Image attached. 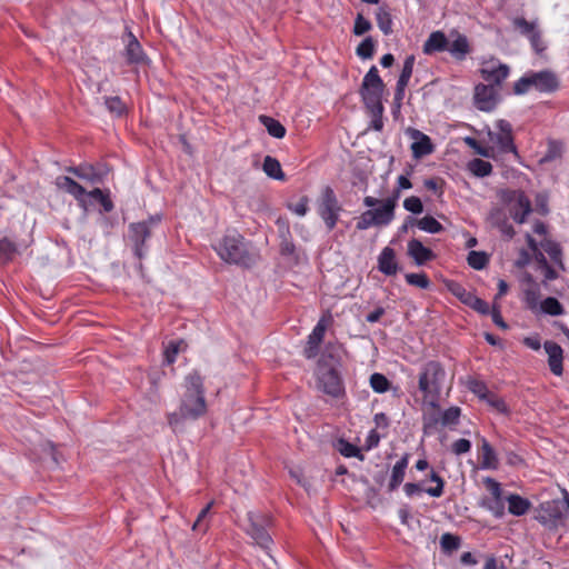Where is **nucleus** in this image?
I'll return each instance as SVG.
<instances>
[{"label": "nucleus", "mask_w": 569, "mask_h": 569, "mask_svg": "<svg viewBox=\"0 0 569 569\" xmlns=\"http://www.w3.org/2000/svg\"><path fill=\"white\" fill-rule=\"evenodd\" d=\"M363 204L370 209L362 212L357 219L356 228L359 231L371 227H386L395 219V211L391 209V204L386 203L383 200L367 196L363 198Z\"/></svg>", "instance_id": "6e6552de"}, {"label": "nucleus", "mask_w": 569, "mask_h": 569, "mask_svg": "<svg viewBox=\"0 0 569 569\" xmlns=\"http://www.w3.org/2000/svg\"><path fill=\"white\" fill-rule=\"evenodd\" d=\"M213 249L219 258L229 264L250 268L256 262V256L249 250L248 242L236 229L227 230Z\"/></svg>", "instance_id": "f03ea898"}, {"label": "nucleus", "mask_w": 569, "mask_h": 569, "mask_svg": "<svg viewBox=\"0 0 569 569\" xmlns=\"http://www.w3.org/2000/svg\"><path fill=\"white\" fill-rule=\"evenodd\" d=\"M203 378L193 371L186 377V391L181 399L180 415L183 419L197 420L207 411Z\"/></svg>", "instance_id": "20e7f679"}, {"label": "nucleus", "mask_w": 569, "mask_h": 569, "mask_svg": "<svg viewBox=\"0 0 569 569\" xmlns=\"http://www.w3.org/2000/svg\"><path fill=\"white\" fill-rule=\"evenodd\" d=\"M448 290L458 298L463 305L469 306L472 300L475 293L467 290L461 283L457 281H450L448 284Z\"/></svg>", "instance_id": "e433bc0d"}, {"label": "nucleus", "mask_w": 569, "mask_h": 569, "mask_svg": "<svg viewBox=\"0 0 569 569\" xmlns=\"http://www.w3.org/2000/svg\"><path fill=\"white\" fill-rule=\"evenodd\" d=\"M543 348L546 353L548 355V365L550 371L560 377L563 373V350L562 348L553 341H546L543 343Z\"/></svg>", "instance_id": "6ab92c4d"}, {"label": "nucleus", "mask_w": 569, "mask_h": 569, "mask_svg": "<svg viewBox=\"0 0 569 569\" xmlns=\"http://www.w3.org/2000/svg\"><path fill=\"white\" fill-rule=\"evenodd\" d=\"M288 209L299 217L306 216L309 211V198L307 196H302L297 203L288 204Z\"/></svg>", "instance_id": "13d9d810"}, {"label": "nucleus", "mask_w": 569, "mask_h": 569, "mask_svg": "<svg viewBox=\"0 0 569 569\" xmlns=\"http://www.w3.org/2000/svg\"><path fill=\"white\" fill-rule=\"evenodd\" d=\"M104 104L107 109L117 117H121L127 112L126 104L118 96L107 97L104 100Z\"/></svg>", "instance_id": "c03bdc74"}, {"label": "nucleus", "mask_w": 569, "mask_h": 569, "mask_svg": "<svg viewBox=\"0 0 569 569\" xmlns=\"http://www.w3.org/2000/svg\"><path fill=\"white\" fill-rule=\"evenodd\" d=\"M405 279L408 284L418 287L420 289H428L431 284L430 279L425 272L420 273H407Z\"/></svg>", "instance_id": "a18cd8bd"}, {"label": "nucleus", "mask_w": 569, "mask_h": 569, "mask_svg": "<svg viewBox=\"0 0 569 569\" xmlns=\"http://www.w3.org/2000/svg\"><path fill=\"white\" fill-rule=\"evenodd\" d=\"M507 201L513 202L510 208L511 218L519 224L525 223L532 211L530 199L522 190H513L508 194Z\"/></svg>", "instance_id": "4468645a"}, {"label": "nucleus", "mask_w": 569, "mask_h": 569, "mask_svg": "<svg viewBox=\"0 0 569 569\" xmlns=\"http://www.w3.org/2000/svg\"><path fill=\"white\" fill-rule=\"evenodd\" d=\"M499 465L497 455L491 445L483 439L481 445V468L482 469H497Z\"/></svg>", "instance_id": "bb28decb"}, {"label": "nucleus", "mask_w": 569, "mask_h": 569, "mask_svg": "<svg viewBox=\"0 0 569 569\" xmlns=\"http://www.w3.org/2000/svg\"><path fill=\"white\" fill-rule=\"evenodd\" d=\"M403 208L415 214H419L423 211V204L420 198L411 196L405 199Z\"/></svg>", "instance_id": "4d7b16f0"}, {"label": "nucleus", "mask_w": 569, "mask_h": 569, "mask_svg": "<svg viewBox=\"0 0 569 569\" xmlns=\"http://www.w3.org/2000/svg\"><path fill=\"white\" fill-rule=\"evenodd\" d=\"M342 207L338 201L335 190L326 186L317 200V212L322 219L328 231H332L340 217Z\"/></svg>", "instance_id": "f8f14e48"}, {"label": "nucleus", "mask_w": 569, "mask_h": 569, "mask_svg": "<svg viewBox=\"0 0 569 569\" xmlns=\"http://www.w3.org/2000/svg\"><path fill=\"white\" fill-rule=\"evenodd\" d=\"M259 120L271 137L282 139L286 136V128L278 120L269 116H260Z\"/></svg>", "instance_id": "c756f323"}, {"label": "nucleus", "mask_w": 569, "mask_h": 569, "mask_svg": "<svg viewBox=\"0 0 569 569\" xmlns=\"http://www.w3.org/2000/svg\"><path fill=\"white\" fill-rule=\"evenodd\" d=\"M540 268L543 271L545 277V283L550 280H555L558 277L557 271L548 263L546 257L542 253H539V257L537 258Z\"/></svg>", "instance_id": "6e6d98bb"}, {"label": "nucleus", "mask_w": 569, "mask_h": 569, "mask_svg": "<svg viewBox=\"0 0 569 569\" xmlns=\"http://www.w3.org/2000/svg\"><path fill=\"white\" fill-rule=\"evenodd\" d=\"M378 270L387 277L396 276L400 266L396 258V251L391 247H385L378 256Z\"/></svg>", "instance_id": "a211bd4d"}, {"label": "nucleus", "mask_w": 569, "mask_h": 569, "mask_svg": "<svg viewBox=\"0 0 569 569\" xmlns=\"http://www.w3.org/2000/svg\"><path fill=\"white\" fill-rule=\"evenodd\" d=\"M468 389L478 396L480 399H486L489 395V390L487 388V385L478 379H469L467 382Z\"/></svg>", "instance_id": "3c124183"}, {"label": "nucleus", "mask_w": 569, "mask_h": 569, "mask_svg": "<svg viewBox=\"0 0 569 569\" xmlns=\"http://www.w3.org/2000/svg\"><path fill=\"white\" fill-rule=\"evenodd\" d=\"M317 378L319 388L333 398L345 395L343 381L339 371L328 362L327 356H322L318 362Z\"/></svg>", "instance_id": "9b49d317"}, {"label": "nucleus", "mask_w": 569, "mask_h": 569, "mask_svg": "<svg viewBox=\"0 0 569 569\" xmlns=\"http://www.w3.org/2000/svg\"><path fill=\"white\" fill-rule=\"evenodd\" d=\"M446 377L445 367L437 360H429L420 368L418 388L423 399L435 409L439 408L440 395Z\"/></svg>", "instance_id": "7ed1b4c3"}, {"label": "nucleus", "mask_w": 569, "mask_h": 569, "mask_svg": "<svg viewBox=\"0 0 569 569\" xmlns=\"http://www.w3.org/2000/svg\"><path fill=\"white\" fill-rule=\"evenodd\" d=\"M162 216L157 213L149 216L146 220L131 222L128 226L127 240L134 257L139 260L147 256L149 251L148 241L152 236V230L160 224Z\"/></svg>", "instance_id": "0eeeda50"}, {"label": "nucleus", "mask_w": 569, "mask_h": 569, "mask_svg": "<svg viewBox=\"0 0 569 569\" xmlns=\"http://www.w3.org/2000/svg\"><path fill=\"white\" fill-rule=\"evenodd\" d=\"M486 488L490 491L491 497L481 501V507L490 511L496 518L500 519L505 516V501L500 483L491 477L483 480Z\"/></svg>", "instance_id": "ddd939ff"}, {"label": "nucleus", "mask_w": 569, "mask_h": 569, "mask_svg": "<svg viewBox=\"0 0 569 569\" xmlns=\"http://www.w3.org/2000/svg\"><path fill=\"white\" fill-rule=\"evenodd\" d=\"M178 352H179L178 343L170 342L169 346L164 350V362L167 365L173 363L176 361Z\"/></svg>", "instance_id": "338daca9"}, {"label": "nucleus", "mask_w": 569, "mask_h": 569, "mask_svg": "<svg viewBox=\"0 0 569 569\" xmlns=\"http://www.w3.org/2000/svg\"><path fill=\"white\" fill-rule=\"evenodd\" d=\"M530 41L531 48L538 54L542 53L546 50V44L541 37V31L538 29L531 36L527 38Z\"/></svg>", "instance_id": "680f3d73"}, {"label": "nucleus", "mask_w": 569, "mask_h": 569, "mask_svg": "<svg viewBox=\"0 0 569 569\" xmlns=\"http://www.w3.org/2000/svg\"><path fill=\"white\" fill-rule=\"evenodd\" d=\"M280 253L284 257H291L296 252V246L291 239L289 227L283 224L280 229Z\"/></svg>", "instance_id": "72a5a7b5"}, {"label": "nucleus", "mask_w": 569, "mask_h": 569, "mask_svg": "<svg viewBox=\"0 0 569 569\" xmlns=\"http://www.w3.org/2000/svg\"><path fill=\"white\" fill-rule=\"evenodd\" d=\"M439 181L443 182L441 179L438 178H429L423 181V186L426 189L432 191L437 196H441L443 193V190L441 186H439Z\"/></svg>", "instance_id": "774afa93"}, {"label": "nucleus", "mask_w": 569, "mask_h": 569, "mask_svg": "<svg viewBox=\"0 0 569 569\" xmlns=\"http://www.w3.org/2000/svg\"><path fill=\"white\" fill-rule=\"evenodd\" d=\"M372 28L371 22L366 19L361 13H358L355 19V26H353V34L355 36H362L366 32L370 31Z\"/></svg>", "instance_id": "864d4df0"}, {"label": "nucleus", "mask_w": 569, "mask_h": 569, "mask_svg": "<svg viewBox=\"0 0 569 569\" xmlns=\"http://www.w3.org/2000/svg\"><path fill=\"white\" fill-rule=\"evenodd\" d=\"M512 26L521 36L526 38L539 29L536 21H528L523 17H516L512 20Z\"/></svg>", "instance_id": "4c0bfd02"}, {"label": "nucleus", "mask_w": 569, "mask_h": 569, "mask_svg": "<svg viewBox=\"0 0 569 569\" xmlns=\"http://www.w3.org/2000/svg\"><path fill=\"white\" fill-rule=\"evenodd\" d=\"M539 310L545 315L553 317L562 316L565 313L563 306L555 297H548L542 300L539 305Z\"/></svg>", "instance_id": "7c9ffc66"}, {"label": "nucleus", "mask_w": 569, "mask_h": 569, "mask_svg": "<svg viewBox=\"0 0 569 569\" xmlns=\"http://www.w3.org/2000/svg\"><path fill=\"white\" fill-rule=\"evenodd\" d=\"M528 281L531 284L523 291V301L528 309L536 311L539 307L540 287L532 280L531 276H528Z\"/></svg>", "instance_id": "cd10ccee"}, {"label": "nucleus", "mask_w": 569, "mask_h": 569, "mask_svg": "<svg viewBox=\"0 0 569 569\" xmlns=\"http://www.w3.org/2000/svg\"><path fill=\"white\" fill-rule=\"evenodd\" d=\"M124 57L129 64L142 63L146 58L140 42L131 32L129 33V41L126 46Z\"/></svg>", "instance_id": "4be33fe9"}, {"label": "nucleus", "mask_w": 569, "mask_h": 569, "mask_svg": "<svg viewBox=\"0 0 569 569\" xmlns=\"http://www.w3.org/2000/svg\"><path fill=\"white\" fill-rule=\"evenodd\" d=\"M482 79L491 86H501L510 74V67L499 60H489L480 69Z\"/></svg>", "instance_id": "dca6fc26"}, {"label": "nucleus", "mask_w": 569, "mask_h": 569, "mask_svg": "<svg viewBox=\"0 0 569 569\" xmlns=\"http://www.w3.org/2000/svg\"><path fill=\"white\" fill-rule=\"evenodd\" d=\"M417 227L428 233H440L445 229L443 226L431 216H425L417 220Z\"/></svg>", "instance_id": "58836bf2"}, {"label": "nucleus", "mask_w": 569, "mask_h": 569, "mask_svg": "<svg viewBox=\"0 0 569 569\" xmlns=\"http://www.w3.org/2000/svg\"><path fill=\"white\" fill-rule=\"evenodd\" d=\"M248 525L244 527L246 533L263 550H269L273 540L268 532L272 523V518L268 513L259 511H249L247 513Z\"/></svg>", "instance_id": "1a4fd4ad"}, {"label": "nucleus", "mask_w": 569, "mask_h": 569, "mask_svg": "<svg viewBox=\"0 0 569 569\" xmlns=\"http://www.w3.org/2000/svg\"><path fill=\"white\" fill-rule=\"evenodd\" d=\"M54 184L58 189L69 193L77 201L78 204L84 210H88V199H93L99 202L104 212H111L114 208L113 202L101 189L94 188L91 191H87L81 184L68 176H59L56 178Z\"/></svg>", "instance_id": "423d86ee"}, {"label": "nucleus", "mask_w": 569, "mask_h": 569, "mask_svg": "<svg viewBox=\"0 0 569 569\" xmlns=\"http://www.w3.org/2000/svg\"><path fill=\"white\" fill-rule=\"evenodd\" d=\"M370 387L377 393H385L390 388V381L382 373L375 372L370 376L369 379Z\"/></svg>", "instance_id": "a19ab883"}, {"label": "nucleus", "mask_w": 569, "mask_h": 569, "mask_svg": "<svg viewBox=\"0 0 569 569\" xmlns=\"http://www.w3.org/2000/svg\"><path fill=\"white\" fill-rule=\"evenodd\" d=\"M408 254L413 259L417 266H423L436 257L433 251L425 247L418 239H411L408 242Z\"/></svg>", "instance_id": "412c9836"}, {"label": "nucleus", "mask_w": 569, "mask_h": 569, "mask_svg": "<svg viewBox=\"0 0 569 569\" xmlns=\"http://www.w3.org/2000/svg\"><path fill=\"white\" fill-rule=\"evenodd\" d=\"M545 251L548 253V256L551 258V260L559 264L561 268H563V264H562V261H561V257H562V251H561V248L558 243L556 242H552V241H548L545 246Z\"/></svg>", "instance_id": "603ef678"}, {"label": "nucleus", "mask_w": 569, "mask_h": 569, "mask_svg": "<svg viewBox=\"0 0 569 569\" xmlns=\"http://www.w3.org/2000/svg\"><path fill=\"white\" fill-rule=\"evenodd\" d=\"M429 479L436 482V487L426 488L425 492L433 498H439L443 493L445 480L436 472L431 471Z\"/></svg>", "instance_id": "49530a36"}, {"label": "nucleus", "mask_w": 569, "mask_h": 569, "mask_svg": "<svg viewBox=\"0 0 569 569\" xmlns=\"http://www.w3.org/2000/svg\"><path fill=\"white\" fill-rule=\"evenodd\" d=\"M495 226L500 230V232L507 237L508 239H512L516 234L513 227L509 223L508 219L501 213L500 210H496V212L491 213Z\"/></svg>", "instance_id": "c9c22d12"}, {"label": "nucleus", "mask_w": 569, "mask_h": 569, "mask_svg": "<svg viewBox=\"0 0 569 569\" xmlns=\"http://www.w3.org/2000/svg\"><path fill=\"white\" fill-rule=\"evenodd\" d=\"M416 134L419 137V140L411 144L413 156L416 158H421L423 156L430 154L433 151L431 139L420 131H416Z\"/></svg>", "instance_id": "a878e982"}, {"label": "nucleus", "mask_w": 569, "mask_h": 569, "mask_svg": "<svg viewBox=\"0 0 569 569\" xmlns=\"http://www.w3.org/2000/svg\"><path fill=\"white\" fill-rule=\"evenodd\" d=\"M475 106L478 110L490 112L498 103V92L491 84L479 83L475 87Z\"/></svg>", "instance_id": "f3484780"}, {"label": "nucleus", "mask_w": 569, "mask_h": 569, "mask_svg": "<svg viewBox=\"0 0 569 569\" xmlns=\"http://www.w3.org/2000/svg\"><path fill=\"white\" fill-rule=\"evenodd\" d=\"M376 42L372 37L365 38L356 49V53L359 58L366 60L371 59L375 54Z\"/></svg>", "instance_id": "ea45409f"}, {"label": "nucleus", "mask_w": 569, "mask_h": 569, "mask_svg": "<svg viewBox=\"0 0 569 569\" xmlns=\"http://www.w3.org/2000/svg\"><path fill=\"white\" fill-rule=\"evenodd\" d=\"M461 409L457 406H452L441 413V425L445 427L456 426L459 423Z\"/></svg>", "instance_id": "37998d69"}, {"label": "nucleus", "mask_w": 569, "mask_h": 569, "mask_svg": "<svg viewBox=\"0 0 569 569\" xmlns=\"http://www.w3.org/2000/svg\"><path fill=\"white\" fill-rule=\"evenodd\" d=\"M212 505H213V502L211 501L204 508L201 509V511L199 512V515L192 526V530H201L204 532L208 529V525L204 523V519L207 518L208 513L210 512Z\"/></svg>", "instance_id": "bf43d9fd"}, {"label": "nucleus", "mask_w": 569, "mask_h": 569, "mask_svg": "<svg viewBox=\"0 0 569 569\" xmlns=\"http://www.w3.org/2000/svg\"><path fill=\"white\" fill-rule=\"evenodd\" d=\"M496 127L499 130V132L489 133L490 139L499 147L501 152H512L517 156L518 151L513 142L511 123L505 119H500L496 122Z\"/></svg>", "instance_id": "2eb2a0df"}, {"label": "nucleus", "mask_w": 569, "mask_h": 569, "mask_svg": "<svg viewBox=\"0 0 569 569\" xmlns=\"http://www.w3.org/2000/svg\"><path fill=\"white\" fill-rule=\"evenodd\" d=\"M262 169L269 178H272L274 180L282 181L286 178L284 173L281 169L280 162L271 156L264 157L263 163H262Z\"/></svg>", "instance_id": "c85d7f7f"}, {"label": "nucleus", "mask_w": 569, "mask_h": 569, "mask_svg": "<svg viewBox=\"0 0 569 569\" xmlns=\"http://www.w3.org/2000/svg\"><path fill=\"white\" fill-rule=\"evenodd\" d=\"M106 177V172L96 168L89 163L79 164V174L78 178L88 181L90 183H101Z\"/></svg>", "instance_id": "393cba45"}, {"label": "nucleus", "mask_w": 569, "mask_h": 569, "mask_svg": "<svg viewBox=\"0 0 569 569\" xmlns=\"http://www.w3.org/2000/svg\"><path fill=\"white\" fill-rule=\"evenodd\" d=\"M448 52L456 62L465 61L473 51L469 38L458 29H450L448 33L432 31L422 44V52L432 56L440 52Z\"/></svg>", "instance_id": "f257e3e1"}, {"label": "nucleus", "mask_w": 569, "mask_h": 569, "mask_svg": "<svg viewBox=\"0 0 569 569\" xmlns=\"http://www.w3.org/2000/svg\"><path fill=\"white\" fill-rule=\"evenodd\" d=\"M562 154V143L556 140L549 141L548 149L542 158V162H550Z\"/></svg>", "instance_id": "09e8293b"}, {"label": "nucleus", "mask_w": 569, "mask_h": 569, "mask_svg": "<svg viewBox=\"0 0 569 569\" xmlns=\"http://www.w3.org/2000/svg\"><path fill=\"white\" fill-rule=\"evenodd\" d=\"M452 452L460 456L467 453L471 449V442L468 439H458L452 443Z\"/></svg>", "instance_id": "69168bd1"}, {"label": "nucleus", "mask_w": 569, "mask_h": 569, "mask_svg": "<svg viewBox=\"0 0 569 569\" xmlns=\"http://www.w3.org/2000/svg\"><path fill=\"white\" fill-rule=\"evenodd\" d=\"M368 111L370 112L371 118H372L370 127L376 131H381L383 128V121H382V116H383V111H385L383 106H380L378 108L377 107L369 108Z\"/></svg>", "instance_id": "5fc2aeb1"}, {"label": "nucleus", "mask_w": 569, "mask_h": 569, "mask_svg": "<svg viewBox=\"0 0 569 569\" xmlns=\"http://www.w3.org/2000/svg\"><path fill=\"white\" fill-rule=\"evenodd\" d=\"M18 252L17 244L9 238L0 239V264H7L13 260Z\"/></svg>", "instance_id": "473e14b6"}, {"label": "nucleus", "mask_w": 569, "mask_h": 569, "mask_svg": "<svg viewBox=\"0 0 569 569\" xmlns=\"http://www.w3.org/2000/svg\"><path fill=\"white\" fill-rule=\"evenodd\" d=\"M409 463V453H405L400 460L396 462L392 468L390 481L388 485V490L390 492L395 491L403 481L406 469Z\"/></svg>", "instance_id": "5701e85b"}, {"label": "nucleus", "mask_w": 569, "mask_h": 569, "mask_svg": "<svg viewBox=\"0 0 569 569\" xmlns=\"http://www.w3.org/2000/svg\"><path fill=\"white\" fill-rule=\"evenodd\" d=\"M376 21L383 34L392 33V18L387 7H379L376 12Z\"/></svg>", "instance_id": "2f4dec72"}, {"label": "nucleus", "mask_w": 569, "mask_h": 569, "mask_svg": "<svg viewBox=\"0 0 569 569\" xmlns=\"http://www.w3.org/2000/svg\"><path fill=\"white\" fill-rule=\"evenodd\" d=\"M440 546L445 552H452L460 547V538L452 533H443L440 538Z\"/></svg>", "instance_id": "de8ad7c7"}, {"label": "nucleus", "mask_w": 569, "mask_h": 569, "mask_svg": "<svg viewBox=\"0 0 569 569\" xmlns=\"http://www.w3.org/2000/svg\"><path fill=\"white\" fill-rule=\"evenodd\" d=\"M326 332V323L323 319H320L308 336L307 346L303 349V356L307 359H313L319 352V346L323 340Z\"/></svg>", "instance_id": "aec40b11"}, {"label": "nucleus", "mask_w": 569, "mask_h": 569, "mask_svg": "<svg viewBox=\"0 0 569 569\" xmlns=\"http://www.w3.org/2000/svg\"><path fill=\"white\" fill-rule=\"evenodd\" d=\"M439 422H441V417H439L438 413H430V415L423 416V425H422L423 433L426 436L432 435L437 430Z\"/></svg>", "instance_id": "8fccbe9b"}, {"label": "nucleus", "mask_w": 569, "mask_h": 569, "mask_svg": "<svg viewBox=\"0 0 569 569\" xmlns=\"http://www.w3.org/2000/svg\"><path fill=\"white\" fill-rule=\"evenodd\" d=\"M560 88V80L555 71L543 69L540 71L529 70L519 78L512 87L516 96L527 94L531 89L539 93H553Z\"/></svg>", "instance_id": "39448f33"}, {"label": "nucleus", "mask_w": 569, "mask_h": 569, "mask_svg": "<svg viewBox=\"0 0 569 569\" xmlns=\"http://www.w3.org/2000/svg\"><path fill=\"white\" fill-rule=\"evenodd\" d=\"M468 169L473 176L485 178L491 174L492 164L489 161L476 158L469 161Z\"/></svg>", "instance_id": "f704fd0d"}, {"label": "nucleus", "mask_w": 569, "mask_h": 569, "mask_svg": "<svg viewBox=\"0 0 569 569\" xmlns=\"http://www.w3.org/2000/svg\"><path fill=\"white\" fill-rule=\"evenodd\" d=\"M465 142L471 147L476 153L479 156L489 158L490 157V150L488 148L482 147L475 138L472 137H466Z\"/></svg>", "instance_id": "0e129e2a"}, {"label": "nucleus", "mask_w": 569, "mask_h": 569, "mask_svg": "<svg viewBox=\"0 0 569 569\" xmlns=\"http://www.w3.org/2000/svg\"><path fill=\"white\" fill-rule=\"evenodd\" d=\"M339 451L342 456H345L347 458L358 457L361 460L363 459V456L361 455L360 449L357 446H355L348 441L340 442Z\"/></svg>", "instance_id": "052dcab7"}, {"label": "nucleus", "mask_w": 569, "mask_h": 569, "mask_svg": "<svg viewBox=\"0 0 569 569\" xmlns=\"http://www.w3.org/2000/svg\"><path fill=\"white\" fill-rule=\"evenodd\" d=\"M468 264L475 270H482L489 262V258L483 251H470L467 258Z\"/></svg>", "instance_id": "79ce46f5"}, {"label": "nucleus", "mask_w": 569, "mask_h": 569, "mask_svg": "<svg viewBox=\"0 0 569 569\" xmlns=\"http://www.w3.org/2000/svg\"><path fill=\"white\" fill-rule=\"evenodd\" d=\"M506 501L508 502L509 513L516 517H521L526 515L531 507L530 500L517 493H510L509 496H507Z\"/></svg>", "instance_id": "b1692460"}, {"label": "nucleus", "mask_w": 569, "mask_h": 569, "mask_svg": "<svg viewBox=\"0 0 569 569\" xmlns=\"http://www.w3.org/2000/svg\"><path fill=\"white\" fill-rule=\"evenodd\" d=\"M468 307L481 315H488L490 312L489 305L485 300L478 298L476 295L473 296Z\"/></svg>", "instance_id": "e2e57ef3"}, {"label": "nucleus", "mask_w": 569, "mask_h": 569, "mask_svg": "<svg viewBox=\"0 0 569 569\" xmlns=\"http://www.w3.org/2000/svg\"><path fill=\"white\" fill-rule=\"evenodd\" d=\"M386 84L376 66H371L365 74L362 83L359 89V94L367 109L380 107L382 104V97Z\"/></svg>", "instance_id": "9d476101"}]
</instances>
